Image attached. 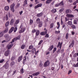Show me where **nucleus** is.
<instances>
[{"label": "nucleus", "mask_w": 78, "mask_h": 78, "mask_svg": "<svg viewBox=\"0 0 78 78\" xmlns=\"http://www.w3.org/2000/svg\"><path fill=\"white\" fill-rule=\"evenodd\" d=\"M9 21H7L5 24V27H6L5 30L3 31L4 33H6L8 31V26L9 25Z\"/></svg>", "instance_id": "nucleus-1"}, {"label": "nucleus", "mask_w": 78, "mask_h": 78, "mask_svg": "<svg viewBox=\"0 0 78 78\" xmlns=\"http://www.w3.org/2000/svg\"><path fill=\"white\" fill-rule=\"evenodd\" d=\"M4 37L6 39L7 42H9L11 39V37H10L8 34H5L4 35Z\"/></svg>", "instance_id": "nucleus-2"}, {"label": "nucleus", "mask_w": 78, "mask_h": 78, "mask_svg": "<svg viewBox=\"0 0 78 78\" xmlns=\"http://www.w3.org/2000/svg\"><path fill=\"white\" fill-rule=\"evenodd\" d=\"M20 28L21 30L19 31V33H23L25 30V28H23V26L22 24H21L20 27Z\"/></svg>", "instance_id": "nucleus-3"}, {"label": "nucleus", "mask_w": 78, "mask_h": 78, "mask_svg": "<svg viewBox=\"0 0 78 78\" xmlns=\"http://www.w3.org/2000/svg\"><path fill=\"white\" fill-rule=\"evenodd\" d=\"M50 65V61L49 60H47L44 63L43 66L44 67H47Z\"/></svg>", "instance_id": "nucleus-4"}, {"label": "nucleus", "mask_w": 78, "mask_h": 78, "mask_svg": "<svg viewBox=\"0 0 78 78\" xmlns=\"http://www.w3.org/2000/svg\"><path fill=\"white\" fill-rule=\"evenodd\" d=\"M40 34V31L39 30H37L36 32L35 36V39H36L37 37V36H38Z\"/></svg>", "instance_id": "nucleus-5"}, {"label": "nucleus", "mask_w": 78, "mask_h": 78, "mask_svg": "<svg viewBox=\"0 0 78 78\" xmlns=\"http://www.w3.org/2000/svg\"><path fill=\"white\" fill-rule=\"evenodd\" d=\"M3 67L5 69H8L9 68V64H8V62H6L5 64L3 66Z\"/></svg>", "instance_id": "nucleus-6"}, {"label": "nucleus", "mask_w": 78, "mask_h": 78, "mask_svg": "<svg viewBox=\"0 0 78 78\" xmlns=\"http://www.w3.org/2000/svg\"><path fill=\"white\" fill-rule=\"evenodd\" d=\"M14 6H15V4H14V3H13L10 5L11 9L12 12L14 11Z\"/></svg>", "instance_id": "nucleus-7"}, {"label": "nucleus", "mask_w": 78, "mask_h": 78, "mask_svg": "<svg viewBox=\"0 0 78 78\" xmlns=\"http://www.w3.org/2000/svg\"><path fill=\"white\" fill-rule=\"evenodd\" d=\"M10 53V51L9 50H7L6 51L4 55L5 56H8L9 55V53Z\"/></svg>", "instance_id": "nucleus-8"}, {"label": "nucleus", "mask_w": 78, "mask_h": 78, "mask_svg": "<svg viewBox=\"0 0 78 78\" xmlns=\"http://www.w3.org/2000/svg\"><path fill=\"white\" fill-rule=\"evenodd\" d=\"M47 30H46L45 31L41 32L40 33V34L41 36H45V35L47 33Z\"/></svg>", "instance_id": "nucleus-9"}, {"label": "nucleus", "mask_w": 78, "mask_h": 78, "mask_svg": "<svg viewBox=\"0 0 78 78\" xmlns=\"http://www.w3.org/2000/svg\"><path fill=\"white\" fill-rule=\"evenodd\" d=\"M39 74H40V73L39 72H37L35 73H33L32 75L33 76H38Z\"/></svg>", "instance_id": "nucleus-10"}, {"label": "nucleus", "mask_w": 78, "mask_h": 78, "mask_svg": "<svg viewBox=\"0 0 78 78\" xmlns=\"http://www.w3.org/2000/svg\"><path fill=\"white\" fill-rule=\"evenodd\" d=\"M66 16L67 17L69 18H73V17H74V16L72 14H67L66 15Z\"/></svg>", "instance_id": "nucleus-11"}, {"label": "nucleus", "mask_w": 78, "mask_h": 78, "mask_svg": "<svg viewBox=\"0 0 78 78\" xmlns=\"http://www.w3.org/2000/svg\"><path fill=\"white\" fill-rule=\"evenodd\" d=\"M27 56H25L23 58V64H25V62H26V61H27Z\"/></svg>", "instance_id": "nucleus-12"}, {"label": "nucleus", "mask_w": 78, "mask_h": 78, "mask_svg": "<svg viewBox=\"0 0 78 78\" xmlns=\"http://www.w3.org/2000/svg\"><path fill=\"white\" fill-rule=\"evenodd\" d=\"M54 48V47L53 46V45H51V46H50L49 48L48 49V50L49 51H50L51 50H52Z\"/></svg>", "instance_id": "nucleus-13"}, {"label": "nucleus", "mask_w": 78, "mask_h": 78, "mask_svg": "<svg viewBox=\"0 0 78 78\" xmlns=\"http://www.w3.org/2000/svg\"><path fill=\"white\" fill-rule=\"evenodd\" d=\"M42 6V4H39L35 6V9H37V8H39V7H41Z\"/></svg>", "instance_id": "nucleus-14"}, {"label": "nucleus", "mask_w": 78, "mask_h": 78, "mask_svg": "<svg viewBox=\"0 0 78 78\" xmlns=\"http://www.w3.org/2000/svg\"><path fill=\"white\" fill-rule=\"evenodd\" d=\"M22 59H23V56H22V55H21L19 57L18 60V62H20V61H21Z\"/></svg>", "instance_id": "nucleus-15"}, {"label": "nucleus", "mask_w": 78, "mask_h": 78, "mask_svg": "<svg viewBox=\"0 0 78 78\" xmlns=\"http://www.w3.org/2000/svg\"><path fill=\"white\" fill-rule=\"evenodd\" d=\"M15 62L14 61H12L10 63V67H12L14 66V64H15Z\"/></svg>", "instance_id": "nucleus-16"}, {"label": "nucleus", "mask_w": 78, "mask_h": 78, "mask_svg": "<svg viewBox=\"0 0 78 78\" xmlns=\"http://www.w3.org/2000/svg\"><path fill=\"white\" fill-rule=\"evenodd\" d=\"M27 0H25L23 2V6H26L28 4V3H27Z\"/></svg>", "instance_id": "nucleus-17"}, {"label": "nucleus", "mask_w": 78, "mask_h": 78, "mask_svg": "<svg viewBox=\"0 0 78 78\" xmlns=\"http://www.w3.org/2000/svg\"><path fill=\"white\" fill-rule=\"evenodd\" d=\"M42 14H43V13L42 12H41L40 13H38L37 15V17H41L42 16Z\"/></svg>", "instance_id": "nucleus-18"}, {"label": "nucleus", "mask_w": 78, "mask_h": 78, "mask_svg": "<svg viewBox=\"0 0 78 78\" xmlns=\"http://www.w3.org/2000/svg\"><path fill=\"white\" fill-rule=\"evenodd\" d=\"M14 27H12L11 29L9 30V33L10 34L13 31V30H14Z\"/></svg>", "instance_id": "nucleus-19"}, {"label": "nucleus", "mask_w": 78, "mask_h": 78, "mask_svg": "<svg viewBox=\"0 0 78 78\" xmlns=\"http://www.w3.org/2000/svg\"><path fill=\"white\" fill-rule=\"evenodd\" d=\"M53 0H47L46 2V4H49V3H50Z\"/></svg>", "instance_id": "nucleus-20"}, {"label": "nucleus", "mask_w": 78, "mask_h": 78, "mask_svg": "<svg viewBox=\"0 0 78 78\" xmlns=\"http://www.w3.org/2000/svg\"><path fill=\"white\" fill-rule=\"evenodd\" d=\"M10 24V25H12L14 24V19H12L11 20Z\"/></svg>", "instance_id": "nucleus-21"}, {"label": "nucleus", "mask_w": 78, "mask_h": 78, "mask_svg": "<svg viewBox=\"0 0 78 78\" xmlns=\"http://www.w3.org/2000/svg\"><path fill=\"white\" fill-rule=\"evenodd\" d=\"M66 14H69V13H70V12H71V10L69 9H67L66 11Z\"/></svg>", "instance_id": "nucleus-22"}, {"label": "nucleus", "mask_w": 78, "mask_h": 78, "mask_svg": "<svg viewBox=\"0 0 78 78\" xmlns=\"http://www.w3.org/2000/svg\"><path fill=\"white\" fill-rule=\"evenodd\" d=\"M42 22H40L38 24V27L39 28H41V27H42Z\"/></svg>", "instance_id": "nucleus-23"}, {"label": "nucleus", "mask_w": 78, "mask_h": 78, "mask_svg": "<svg viewBox=\"0 0 78 78\" xmlns=\"http://www.w3.org/2000/svg\"><path fill=\"white\" fill-rule=\"evenodd\" d=\"M15 38L16 40H20V37L19 35L17 37H15Z\"/></svg>", "instance_id": "nucleus-24"}, {"label": "nucleus", "mask_w": 78, "mask_h": 78, "mask_svg": "<svg viewBox=\"0 0 78 78\" xmlns=\"http://www.w3.org/2000/svg\"><path fill=\"white\" fill-rule=\"evenodd\" d=\"M34 48V46H33V45H30L29 46V50H31V49H32Z\"/></svg>", "instance_id": "nucleus-25"}, {"label": "nucleus", "mask_w": 78, "mask_h": 78, "mask_svg": "<svg viewBox=\"0 0 78 78\" xmlns=\"http://www.w3.org/2000/svg\"><path fill=\"white\" fill-rule=\"evenodd\" d=\"M70 26L71 27H72V28H73V29H76V27L74 25L72 24V25H71Z\"/></svg>", "instance_id": "nucleus-26"}, {"label": "nucleus", "mask_w": 78, "mask_h": 78, "mask_svg": "<svg viewBox=\"0 0 78 78\" xmlns=\"http://www.w3.org/2000/svg\"><path fill=\"white\" fill-rule=\"evenodd\" d=\"M63 2V1H62L59 3V6H63L64 4Z\"/></svg>", "instance_id": "nucleus-27"}, {"label": "nucleus", "mask_w": 78, "mask_h": 78, "mask_svg": "<svg viewBox=\"0 0 78 78\" xmlns=\"http://www.w3.org/2000/svg\"><path fill=\"white\" fill-rule=\"evenodd\" d=\"M57 12V10L55 9H54L51 10V12L52 13H55Z\"/></svg>", "instance_id": "nucleus-28"}, {"label": "nucleus", "mask_w": 78, "mask_h": 78, "mask_svg": "<svg viewBox=\"0 0 78 78\" xmlns=\"http://www.w3.org/2000/svg\"><path fill=\"white\" fill-rule=\"evenodd\" d=\"M40 19L39 18H38L36 20V22L37 23H40V22H40Z\"/></svg>", "instance_id": "nucleus-29"}, {"label": "nucleus", "mask_w": 78, "mask_h": 78, "mask_svg": "<svg viewBox=\"0 0 78 78\" xmlns=\"http://www.w3.org/2000/svg\"><path fill=\"white\" fill-rule=\"evenodd\" d=\"M13 45L14 44H11V45L9 46L8 47V49H10V48H11V47H12L13 46Z\"/></svg>", "instance_id": "nucleus-30"}, {"label": "nucleus", "mask_w": 78, "mask_h": 78, "mask_svg": "<svg viewBox=\"0 0 78 78\" xmlns=\"http://www.w3.org/2000/svg\"><path fill=\"white\" fill-rule=\"evenodd\" d=\"M33 20L30 19L29 23L30 25H32V24H33Z\"/></svg>", "instance_id": "nucleus-31"}, {"label": "nucleus", "mask_w": 78, "mask_h": 78, "mask_svg": "<svg viewBox=\"0 0 78 78\" xmlns=\"http://www.w3.org/2000/svg\"><path fill=\"white\" fill-rule=\"evenodd\" d=\"M31 51L32 53H35V52H36V48H33Z\"/></svg>", "instance_id": "nucleus-32"}, {"label": "nucleus", "mask_w": 78, "mask_h": 78, "mask_svg": "<svg viewBox=\"0 0 78 78\" xmlns=\"http://www.w3.org/2000/svg\"><path fill=\"white\" fill-rule=\"evenodd\" d=\"M5 11H8L9 10V6H6L5 7Z\"/></svg>", "instance_id": "nucleus-33"}, {"label": "nucleus", "mask_w": 78, "mask_h": 78, "mask_svg": "<svg viewBox=\"0 0 78 78\" xmlns=\"http://www.w3.org/2000/svg\"><path fill=\"white\" fill-rule=\"evenodd\" d=\"M53 26H54V23H51L50 25V28H52L53 27Z\"/></svg>", "instance_id": "nucleus-34"}, {"label": "nucleus", "mask_w": 78, "mask_h": 78, "mask_svg": "<svg viewBox=\"0 0 78 78\" xmlns=\"http://www.w3.org/2000/svg\"><path fill=\"white\" fill-rule=\"evenodd\" d=\"M73 66L74 67H78V62L76 64H74Z\"/></svg>", "instance_id": "nucleus-35"}, {"label": "nucleus", "mask_w": 78, "mask_h": 78, "mask_svg": "<svg viewBox=\"0 0 78 78\" xmlns=\"http://www.w3.org/2000/svg\"><path fill=\"white\" fill-rule=\"evenodd\" d=\"M15 57H16L15 55H13L11 58V61H14L15 59Z\"/></svg>", "instance_id": "nucleus-36"}, {"label": "nucleus", "mask_w": 78, "mask_h": 78, "mask_svg": "<svg viewBox=\"0 0 78 78\" xmlns=\"http://www.w3.org/2000/svg\"><path fill=\"white\" fill-rule=\"evenodd\" d=\"M3 35H4V34L3 33V32H1V33H0V37H3Z\"/></svg>", "instance_id": "nucleus-37"}, {"label": "nucleus", "mask_w": 78, "mask_h": 78, "mask_svg": "<svg viewBox=\"0 0 78 78\" xmlns=\"http://www.w3.org/2000/svg\"><path fill=\"white\" fill-rule=\"evenodd\" d=\"M75 41H74V40H72L71 43V45L72 46V47H73V45H74V43Z\"/></svg>", "instance_id": "nucleus-38"}, {"label": "nucleus", "mask_w": 78, "mask_h": 78, "mask_svg": "<svg viewBox=\"0 0 78 78\" xmlns=\"http://www.w3.org/2000/svg\"><path fill=\"white\" fill-rule=\"evenodd\" d=\"M25 47V44H23L21 47V49H24Z\"/></svg>", "instance_id": "nucleus-39"}, {"label": "nucleus", "mask_w": 78, "mask_h": 78, "mask_svg": "<svg viewBox=\"0 0 78 78\" xmlns=\"http://www.w3.org/2000/svg\"><path fill=\"white\" fill-rule=\"evenodd\" d=\"M72 21H68V24L69 25H72Z\"/></svg>", "instance_id": "nucleus-40"}, {"label": "nucleus", "mask_w": 78, "mask_h": 78, "mask_svg": "<svg viewBox=\"0 0 78 78\" xmlns=\"http://www.w3.org/2000/svg\"><path fill=\"white\" fill-rule=\"evenodd\" d=\"M69 37V34L67 33L66 35V39H67L68 37Z\"/></svg>", "instance_id": "nucleus-41"}, {"label": "nucleus", "mask_w": 78, "mask_h": 78, "mask_svg": "<svg viewBox=\"0 0 78 78\" xmlns=\"http://www.w3.org/2000/svg\"><path fill=\"white\" fill-rule=\"evenodd\" d=\"M36 30L35 29H34L32 30V33H34L36 32Z\"/></svg>", "instance_id": "nucleus-42"}, {"label": "nucleus", "mask_w": 78, "mask_h": 78, "mask_svg": "<svg viewBox=\"0 0 78 78\" xmlns=\"http://www.w3.org/2000/svg\"><path fill=\"white\" fill-rule=\"evenodd\" d=\"M16 41V39L15 38H14L13 39H12V41H11V42H10L11 44H12V42H14V41Z\"/></svg>", "instance_id": "nucleus-43"}, {"label": "nucleus", "mask_w": 78, "mask_h": 78, "mask_svg": "<svg viewBox=\"0 0 78 78\" xmlns=\"http://www.w3.org/2000/svg\"><path fill=\"white\" fill-rule=\"evenodd\" d=\"M62 16H61V25H63V21H62Z\"/></svg>", "instance_id": "nucleus-44"}, {"label": "nucleus", "mask_w": 78, "mask_h": 78, "mask_svg": "<svg viewBox=\"0 0 78 78\" xmlns=\"http://www.w3.org/2000/svg\"><path fill=\"white\" fill-rule=\"evenodd\" d=\"M19 23V20H16L15 23L17 25V24H18Z\"/></svg>", "instance_id": "nucleus-45"}, {"label": "nucleus", "mask_w": 78, "mask_h": 78, "mask_svg": "<svg viewBox=\"0 0 78 78\" xmlns=\"http://www.w3.org/2000/svg\"><path fill=\"white\" fill-rule=\"evenodd\" d=\"M20 72L21 73H24V71H23V69L22 68L20 70Z\"/></svg>", "instance_id": "nucleus-46"}, {"label": "nucleus", "mask_w": 78, "mask_h": 78, "mask_svg": "<svg viewBox=\"0 0 78 78\" xmlns=\"http://www.w3.org/2000/svg\"><path fill=\"white\" fill-rule=\"evenodd\" d=\"M42 42H43V40H41L38 43V45H41V44H42Z\"/></svg>", "instance_id": "nucleus-47"}, {"label": "nucleus", "mask_w": 78, "mask_h": 78, "mask_svg": "<svg viewBox=\"0 0 78 78\" xmlns=\"http://www.w3.org/2000/svg\"><path fill=\"white\" fill-rule=\"evenodd\" d=\"M55 51H56V48H54L53 51V53H54Z\"/></svg>", "instance_id": "nucleus-48"}, {"label": "nucleus", "mask_w": 78, "mask_h": 78, "mask_svg": "<svg viewBox=\"0 0 78 78\" xmlns=\"http://www.w3.org/2000/svg\"><path fill=\"white\" fill-rule=\"evenodd\" d=\"M68 20H69V19L67 17H66L65 18V22H67V21H68Z\"/></svg>", "instance_id": "nucleus-49"}, {"label": "nucleus", "mask_w": 78, "mask_h": 78, "mask_svg": "<svg viewBox=\"0 0 78 78\" xmlns=\"http://www.w3.org/2000/svg\"><path fill=\"white\" fill-rule=\"evenodd\" d=\"M17 30V27H16L14 29V33H16Z\"/></svg>", "instance_id": "nucleus-50"}, {"label": "nucleus", "mask_w": 78, "mask_h": 78, "mask_svg": "<svg viewBox=\"0 0 78 78\" xmlns=\"http://www.w3.org/2000/svg\"><path fill=\"white\" fill-rule=\"evenodd\" d=\"M3 61H5V59H2L0 61V63H2L3 62Z\"/></svg>", "instance_id": "nucleus-51"}, {"label": "nucleus", "mask_w": 78, "mask_h": 78, "mask_svg": "<svg viewBox=\"0 0 78 78\" xmlns=\"http://www.w3.org/2000/svg\"><path fill=\"white\" fill-rule=\"evenodd\" d=\"M72 70H70L69 71L68 73V74L69 75H70V73H72Z\"/></svg>", "instance_id": "nucleus-52"}, {"label": "nucleus", "mask_w": 78, "mask_h": 78, "mask_svg": "<svg viewBox=\"0 0 78 78\" xmlns=\"http://www.w3.org/2000/svg\"><path fill=\"white\" fill-rule=\"evenodd\" d=\"M60 45H61V43L60 42H59L58 43V45L57 46V48L59 47V46H60Z\"/></svg>", "instance_id": "nucleus-53"}, {"label": "nucleus", "mask_w": 78, "mask_h": 78, "mask_svg": "<svg viewBox=\"0 0 78 78\" xmlns=\"http://www.w3.org/2000/svg\"><path fill=\"white\" fill-rule=\"evenodd\" d=\"M73 23L74 24H75L76 25V24H77V23H76V21L74 20L73 21Z\"/></svg>", "instance_id": "nucleus-54"}, {"label": "nucleus", "mask_w": 78, "mask_h": 78, "mask_svg": "<svg viewBox=\"0 0 78 78\" xmlns=\"http://www.w3.org/2000/svg\"><path fill=\"white\" fill-rule=\"evenodd\" d=\"M64 10V9L62 8V9H60L59 10V12H62V11H63Z\"/></svg>", "instance_id": "nucleus-55"}, {"label": "nucleus", "mask_w": 78, "mask_h": 78, "mask_svg": "<svg viewBox=\"0 0 78 78\" xmlns=\"http://www.w3.org/2000/svg\"><path fill=\"white\" fill-rule=\"evenodd\" d=\"M59 6V4H56L55 5V7H58V6Z\"/></svg>", "instance_id": "nucleus-56"}, {"label": "nucleus", "mask_w": 78, "mask_h": 78, "mask_svg": "<svg viewBox=\"0 0 78 78\" xmlns=\"http://www.w3.org/2000/svg\"><path fill=\"white\" fill-rule=\"evenodd\" d=\"M45 37H49V35L48 34H46V35L45 36Z\"/></svg>", "instance_id": "nucleus-57"}, {"label": "nucleus", "mask_w": 78, "mask_h": 78, "mask_svg": "<svg viewBox=\"0 0 78 78\" xmlns=\"http://www.w3.org/2000/svg\"><path fill=\"white\" fill-rule=\"evenodd\" d=\"M55 34H58V33H60V31H56L55 32Z\"/></svg>", "instance_id": "nucleus-58"}, {"label": "nucleus", "mask_w": 78, "mask_h": 78, "mask_svg": "<svg viewBox=\"0 0 78 78\" xmlns=\"http://www.w3.org/2000/svg\"><path fill=\"white\" fill-rule=\"evenodd\" d=\"M8 16V14L6 15V20H8L9 19Z\"/></svg>", "instance_id": "nucleus-59"}, {"label": "nucleus", "mask_w": 78, "mask_h": 78, "mask_svg": "<svg viewBox=\"0 0 78 78\" xmlns=\"http://www.w3.org/2000/svg\"><path fill=\"white\" fill-rule=\"evenodd\" d=\"M16 72H17V71L16 70H15V71H14L13 73L12 74V75H14L15 73H16Z\"/></svg>", "instance_id": "nucleus-60"}, {"label": "nucleus", "mask_w": 78, "mask_h": 78, "mask_svg": "<svg viewBox=\"0 0 78 78\" xmlns=\"http://www.w3.org/2000/svg\"><path fill=\"white\" fill-rule=\"evenodd\" d=\"M60 51H61V49H58L57 51V53H60Z\"/></svg>", "instance_id": "nucleus-61"}, {"label": "nucleus", "mask_w": 78, "mask_h": 78, "mask_svg": "<svg viewBox=\"0 0 78 78\" xmlns=\"http://www.w3.org/2000/svg\"><path fill=\"white\" fill-rule=\"evenodd\" d=\"M39 66H40L42 67V66H43V64H42V63L40 62L39 64Z\"/></svg>", "instance_id": "nucleus-62"}, {"label": "nucleus", "mask_w": 78, "mask_h": 78, "mask_svg": "<svg viewBox=\"0 0 78 78\" xmlns=\"http://www.w3.org/2000/svg\"><path fill=\"white\" fill-rule=\"evenodd\" d=\"M57 25L58 26L60 27V23L59 22L57 23Z\"/></svg>", "instance_id": "nucleus-63"}, {"label": "nucleus", "mask_w": 78, "mask_h": 78, "mask_svg": "<svg viewBox=\"0 0 78 78\" xmlns=\"http://www.w3.org/2000/svg\"><path fill=\"white\" fill-rule=\"evenodd\" d=\"M74 57H76V53H75L73 55Z\"/></svg>", "instance_id": "nucleus-64"}]
</instances>
